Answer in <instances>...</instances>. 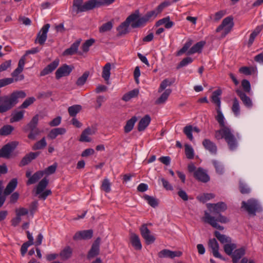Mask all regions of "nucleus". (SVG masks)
<instances>
[{
    "label": "nucleus",
    "mask_w": 263,
    "mask_h": 263,
    "mask_svg": "<svg viewBox=\"0 0 263 263\" xmlns=\"http://www.w3.org/2000/svg\"><path fill=\"white\" fill-rule=\"evenodd\" d=\"M141 236L145 240L147 245L153 243L155 240V237L151 235L150 230L147 228L146 224H143L140 228Z\"/></svg>",
    "instance_id": "nucleus-8"
},
{
    "label": "nucleus",
    "mask_w": 263,
    "mask_h": 263,
    "mask_svg": "<svg viewBox=\"0 0 263 263\" xmlns=\"http://www.w3.org/2000/svg\"><path fill=\"white\" fill-rule=\"evenodd\" d=\"M47 145V142L45 137H43L40 141L36 142L33 146L32 149L34 151L42 149L45 147Z\"/></svg>",
    "instance_id": "nucleus-46"
},
{
    "label": "nucleus",
    "mask_w": 263,
    "mask_h": 263,
    "mask_svg": "<svg viewBox=\"0 0 263 263\" xmlns=\"http://www.w3.org/2000/svg\"><path fill=\"white\" fill-rule=\"evenodd\" d=\"M93 236V231L92 230H87L78 231L75 233L73 236L74 240L80 239H89Z\"/></svg>",
    "instance_id": "nucleus-13"
},
{
    "label": "nucleus",
    "mask_w": 263,
    "mask_h": 263,
    "mask_svg": "<svg viewBox=\"0 0 263 263\" xmlns=\"http://www.w3.org/2000/svg\"><path fill=\"white\" fill-rule=\"evenodd\" d=\"M193 126L191 125L185 126L183 128V133L186 136L187 138L191 141L193 140V136L192 135Z\"/></svg>",
    "instance_id": "nucleus-55"
},
{
    "label": "nucleus",
    "mask_w": 263,
    "mask_h": 263,
    "mask_svg": "<svg viewBox=\"0 0 263 263\" xmlns=\"http://www.w3.org/2000/svg\"><path fill=\"white\" fill-rule=\"evenodd\" d=\"M262 28H263V25L258 26L256 27V28L251 33V34H250L249 39V41H248V45L249 46L252 45L255 37L260 32V31H261Z\"/></svg>",
    "instance_id": "nucleus-38"
},
{
    "label": "nucleus",
    "mask_w": 263,
    "mask_h": 263,
    "mask_svg": "<svg viewBox=\"0 0 263 263\" xmlns=\"http://www.w3.org/2000/svg\"><path fill=\"white\" fill-rule=\"evenodd\" d=\"M181 251H172L168 249H163L158 253V256L160 258L169 257L174 258L175 257H179L182 255Z\"/></svg>",
    "instance_id": "nucleus-17"
},
{
    "label": "nucleus",
    "mask_w": 263,
    "mask_h": 263,
    "mask_svg": "<svg viewBox=\"0 0 263 263\" xmlns=\"http://www.w3.org/2000/svg\"><path fill=\"white\" fill-rule=\"evenodd\" d=\"M241 86L245 92L249 93L251 91V85L250 82L244 79L241 81Z\"/></svg>",
    "instance_id": "nucleus-63"
},
{
    "label": "nucleus",
    "mask_w": 263,
    "mask_h": 263,
    "mask_svg": "<svg viewBox=\"0 0 263 263\" xmlns=\"http://www.w3.org/2000/svg\"><path fill=\"white\" fill-rule=\"evenodd\" d=\"M95 42V40L90 39L86 40L82 46V49L84 52H87L89 50V47L91 46Z\"/></svg>",
    "instance_id": "nucleus-48"
},
{
    "label": "nucleus",
    "mask_w": 263,
    "mask_h": 263,
    "mask_svg": "<svg viewBox=\"0 0 263 263\" xmlns=\"http://www.w3.org/2000/svg\"><path fill=\"white\" fill-rule=\"evenodd\" d=\"M144 198L151 206L155 208L158 205V200L155 198L147 195H145Z\"/></svg>",
    "instance_id": "nucleus-56"
},
{
    "label": "nucleus",
    "mask_w": 263,
    "mask_h": 263,
    "mask_svg": "<svg viewBox=\"0 0 263 263\" xmlns=\"http://www.w3.org/2000/svg\"><path fill=\"white\" fill-rule=\"evenodd\" d=\"M209 246L212 250V253L214 257L224 259L218 252L219 245L215 238L210 239L209 241Z\"/></svg>",
    "instance_id": "nucleus-20"
},
{
    "label": "nucleus",
    "mask_w": 263,
    "mask_h": 263,
    "mask_svg": "<svg viewBox=\"0 0 263 263\" xmlns=\"http://www.w3.org/2000/svg\"><path fill=\"white\" fill-rule=\"evenodd\" d=\"M236 248V244L232 243V241L231 242H228L223 246V249L225 253L231 256L233 253V251L235 250Z\"/></svg>",
    "instance_id": "nucleus-41"
},
{
    "label": "nucleus",
    "mask_w": 263,
    "mask_h": 263,
    "mask_svg": "<svg viewBox=\"0 0 263 263\" xmlns=\"http://www.w3.org/2000/svg\"><path fill=\"white\" fill-rule=\"evenodd\" d=\"M175 81V80L170 81L167 79H164L160 84V87L158 89V92H161L164 90L168 86L171 85Z\"/></svg>",
    "instance_id": "nucleus-52"
},
{
    "label": "nucleus",
    "mask_w": 263,
    "mask_h": 263,
    "mask_svg": "<svg viewBox=\"0 0 263 263\" xmlns=\"http://www.w3.org/2000/svg\"><path fill=\"white\" fill-rule=\"evenodd\" d=\"M239 190L240 192L243 194H249L250 192V188L242 181L239 182Z\"/></svg>",
    "instance_id": "nucleus-64"
},
{
    "label": "nucleus",
    "mask_w": 263,
    "mask_h": 263,
    "mask_svg": "<svg viewBox=\"0 0 263 263\" xmlns=\"http://www.w3.org/2000/svg\"><path fill=\"white\" fill-rule=\"evenodd\" d=\"M217 115L215 119L219 123L221 128L215 131V138L219 140L224 139L230 150L233 151L237 146V142L236 138L232 133L231 129L225 126L224 118L220 108L216 109Z\"/></svg>",
    "instance_id": "nucleus-1"
},
{
    "label": "nucleus",
    "mask_w": 263,
    "mask_h": 263,
    "mask_svg": "<svg viewBox=\"0 0 263 263\" xmlns=\"http://www.w3.org/2000/svg\"><path fill=\"white\" fill-rule=\"evenodd\" d=\"M208 208L211 210L213 209V212L214 214H219L225 211L227 209V206L225 203L219 202L217 203H209L207 204Z\"/></svg>",
    "instance_id": "nucleus-14"
},
{
    "label": "nucleus",
    "mask_w": 263,
    "mask_h": 263,
    "mask_svg": "<svg viewBox=\"0 0 263 263\" xmlns=\"http://www.w3.org/2000/svg\"><path fill=\"white\" fill-rule=\"evenodd\" d=\"M112 23L111 22H108L103 24L99 28L100 32H105L110 30L112 28Z\"/></svg>",
    "instance_id": "nucleus-57"
},
{
    "label": "nucleus",
    "mask_w": 263,
    "mask_h": 263,
    "mask_svg": "<svg viewBox=\"0 0 263 263\" xmlns=\"http://www.w3.org/2000/svg\"><path fill=\"white\" fill-rule=\"evenodd\" d=\"M111 183L107 178H105L102 183L101 189L106 193H108L111 191Z\"/></svg>",
    "instance_id": "nucleus-53"
},
{
    "label": "nucleus",
    "mask_w": 263,
    "mask_h": 263,
    "mask_svg": "<svg viewBox=\"0 0 263 263\" xmlns=\"http://www.w3.org/2000/svg\"><path fill=\"white\" fill-rule=\"evenodd\" d=\"M95 133V130L93 128L87 127L82 133L79 141L81 142H90L91 138L88 137L89 135H92Z\"/></svg>",
    "instance_id": "nucleus-27"
},
{
    "label": "nucleus",
    "mask_w": 263,
    "mask_h": 263,
    "mask_svg": "<svg viewBox=\"0 0 263 263\" xmlns=\"http://www.w3.org/2000/svg\"><path fill=\"white\" fill-rule=\"evenodd\" d=\"M65 128L58 127L52 129L48 134L47 137L51 140L55 139L59 135H62L66 133Z\"/></svg>",
    "instance_id": "nucleus-26"
},
{
    "label": "nucleus",
    "mask_w": 263,
    "mask_h": 263,
    "mask_svg": "<svg viewBox=\"0 0 263 263\" xmlns=\"http://www.w3.org/2000/svg\"><path fill=\"white\" fill-rule=\"evenodd\" d=\"M151 121L149 115H145L139 122L138 124V130L139 132L144 131L148 126Z\"/></svg>",
    "instance_id": "nucleus-24"
},
{
    "label": "nucleus",
    "mask_w": 263,
    "mask_h": 263,
    "mask_svg": "<svg viewBox=\"0 0 263 263\" xmlns=\"http://www.w3.org/2000/svg\"><path fill=\"white\" fill-rule=\"evenodd\" d=\"M137 121V118L136 116H134L130 119L128 120L124 127V132L125 133H128L132 131Z\"/></svg>",
    "instance_id": "nucleus-37"
},
{
    "label": "nucleus",
    "mask_w": 263,
    "mask_h": 263,
    "mask_svg": "<svg viewBox=\"0 0 263 263\" xmlns=\"http://www.w3.org/2000/svg\"><path fill=\"white\" fill-rule=\"evenodd\" d=\"M140 17L139 10H136L134 13L130 14L125 21L117 27L118 35L122 36L127 34L129 32L128 28L130 24L132 28L143 27L144 26H137V23L140 20Z\"/></svg>",
    "instance_id": "nucleus-3"
},
{
    "label": "nucleus",
    "mask_w": 263,
    "mask_h": 263,
    "mask_svg": "<svg viewBox=\"0 0 263 263\" xmlns=\"http://www.w3.org/2000/svg\"><path fill=\"white\" fill-rule=\"evenodd\" d=\"M40 153V152H30L26 155L20 162L19 166L22 167L28 164L32 160L35 159Z\"/></svg>",
    "instance_id": "nucleus-15"
},
{
    "label": "nucleus",
    "mask_w": 263,
    "mask_h": 263,
    "mask_svg": "<svg viewBox=\"0 0 263 263\" xmlns=\"http://www.w3.org/2000/svg\"><path fill=\"white\" fill-rule=\"evenodd\" d=\"M205 42L203 41L197 43L187 51V54L191 55L197 52H201L202 49L205 45Z\"/></svg>",
    "instance_id": "nucleus-30"
},
{
    "label": "nucleus",
    "mask_w": 263,
    "mask_h": 263,
    "mask_svg": "<svg viewBox=\"0 0 263 263\" xmlns=\"http://www.w3.org/2000/svg\"><path fill=\"white\" fill-rule=\"evenodd\" d=\"M73 68L74 67L72 65H68L66 64L62 65L57 70L55 73V78L59 80L62 77L69 76Z\"/></svg>",
    "instance_id": "nucleus-7"
},
{
    "label": "nucleus",
    "mask_w": 263,
    "mask_h": 263,
    "mask_svg": "<svg viewBox=\"0 0 263 263\" xmlns=\"http://www.w3.org/2000/svg\"><path fill=\"white\" fill-rule=\"evenodd\" d=\"M80 39L76 41L71 45L69 48H67L64 51L63 54L64 55H71L78 53L79 55H82V53L81 51H78V47L80 46Z\"/></svg>",
    "instance_id": "nucleus-18"
},
{
    "label": "nucleus",
    "mask_w": 263,
    "mask_h": 263,
    "mask_svg": "<svg viewBox=\"0 0 263 263\" xmlns=\"http://www.w3.org/2000/svg\"><path fill=\"white\" fill-rule=\"evenodd\" d=\"M39 120V115H35L33 117L31 121L23 127L25 132H30L37 128V124Z\"/></svg>",
    "instance_id": "nucleus-22"
},
{
    "label": "nucleus",
    "mask_w": 263,
    "mask_h": 263,
    "mask_svg": "<svg viewBox=\"0 0 263 263\" xmlns=\"http://www.w3.org/2000/svg\"><path fill=\"white\" fill-rule=\"evenodd\" d=\"M194 177L202 182H207L210 180L208 175L201 168H199L194 173Z\"/></svg>",
    "instance_id": "nucleus-21"
},
{
    "label": "nucleus",
    "mask_w": 263,
    "mask_h": 263,
    "mask_svg": "<svg viewBox=\"0 0 263 263\" xmlns=\"http://www.w3.org/2000/svg\"><path fill=\"white\" fill-rule=\"evenodd\" d=\"M35 101V98L32 97H29L26 99L25 101L22 104V105L20 106V108H26L29 105L33 103V102Z\"/></svg>",
    "instance_id": "nucleus-59"
},
{
    "label": "nucleus",
    "mask_w": 263,
    "mask_h": 263,
    "mask_svg": "<svg viewBox=\"0 0 263 263\" xmlns=\"http://www.w3.org/2000/svg\"><path fill=\"white\" fill-rule=\"evenodd\" d=\"M214 235L220 242V243L223 244L224 245L228 242H231L232 241V239L230 237L224 234H222L218 231H215Z\"/></svg>",
    "instance_id": "nucleus-33"
},
{
    "label": "nucleus",
    "mask_w": 263,
    "mask_h": 263,
    "mask_svg": "<svg viewBox=\"0 0 263 263\" xmlns=\"http://www.w3.org/2000/svg\"><path fill=\"white\" fill-rule=\"evenodd\" d=\"M111 70V64L110 63H106L103 67L102 77L105 81L108 82L110 78ZM108 84V83L107 82Z\"/></svg>",
    "instance_id": "nucleus-35"
},
{
    "label": "nucleus",
    "mask_w": 263,
    "mask_h": 263,
    "mask_svg": "<svg viewBox=\"0 0 263 263\" xmlns=\"http://www.w3.org/2000/svg\"><path fill=\"white\" fill-rule=\"evenodd\" d=\"M236 92L247 107L251 108L252 107L253 104L251 99L246 95L245 92L240 89H237Z\"/></svg>",
    "instance_id": "nucleus-19"
},
{
    "label": "nucleus",
    "mask_w": 263,
    "mask_h": 263,
    "mask_svg": "<svg viewBox=\"0 0 263 263\" xmlns=\"http://www.w3.org/2000/svg\"><path fill=\"white\" fill-rule=\"evenodd\" d=\"M241 208H243L249 214L255 215L259 209V205L257 200L254 199H249L247 201H243Z\"/></svg>",
    "instance_id": "nucleus-6"
},
{
    "label": "nucleus",
    "mask_w": 263,
    "mask_h": 263,
    "mask_svg": "<svg viewBox=\"0 0 263 263\" xmlns=\"http://www.w3.org/2000/svg\"><path fill=\"white\" fill-rule=\"evenodd\" d=\"M72 254V248L69 246H67L61 251L60 256L62 259L67 260L71 257Z\"/></svg>",
    "instance_id": "nucleus-36"
},
{
    "label": "nucleus",
    "mask_w": 263,
    "mask_h": 263,
    "mask_svg": "<svg viewBox=\"0 0 263 263\" xmlns=\"http://www.w3.org/2000/svg\"><path fill=\"white\" fill-rule=\"evenodd\" d=\"M246 252V248L245 247H241L239 249H235L231 255L232 262L233 263H237L238 260L245 255Z\"/></svg>",
    "instance_id": "nucleus-29"
},
{
    "label": "nucleus",
    "mask_w": 263,
    "mask_h": 263,
    "mask_svg": "<svg viewBox=\"0 0 263 263\" xmlns=\"http://www.w3.org/2000/svg\"><path fill=\"white\" fill-rule=\"evenodd\" d=\"M193 61V59L189 57L184 58L177 65V69H179L186 66L187 65L191 63Z\"/></svg>",
    "instance_id": "nucleus-58"
},
{
    "label": "nucleus",
    "mask_w": 263,
    "mask_h": 263,
    "mask_svg": "<svg viewBox=\"0 0 263 263\" xmlns=\"http://www.w3.org/2000/svg\"><path fill=\"white\" fill-rule=\"evenodd\" d=\"M139 90L137 89H133L123 95L122 100L124 101L127 102L132 98L137 97L139 94Z\"/></svg>",
    "instance_id": "nucleus-43"
},
{
    "label": "nucleus",
    "mask_w": 263,
    "mask_h": 263,
    "mask_svg": "<svg viewBox=\"0 0 263 263\" xmlns=\"http://www.w3.org/2000/svg\"><path fill=\"white\" fill-rule=\"evenodd\" d=\"M13 130L14 127L12 125H4L0 129V135L3 136L9 135Z\"/></svg>",
    "instance_id": "nucleus-44"
},
{
    "label": "nucleus",
    "mask_w": 263,
    "mask_h": 263,
    "mask_svg": "<svg viewBox=\"0 0 263 263\" xmlns=\"http://www.w3.org/2000/svg\"><path fill=\"white\" fill-rule=\"evenodd\" d=\"M25 111L21 110L17 111L13 115L12 119L14 122H17L22 119L24 117Z\"/></svg>",
    "instance_id": "nucleus-61"
},
{
    "label": "nucleus",
    "mask_w": 263,
    "mask_h": 263,
    "mask_svg": "<svg viewBox=\"0 0 263 263\" xmlns=\"http://www.w3.org/2000/svg\"><path fill=\"white\" fill-rule=\"evenodd\" d=\"M26 94L24 91H14L10 95L0 96V114H3L12 109L18 102L19 98H24Z\"/></svg>",
    "instance_id": "nucleus-2"
},
{
    "label": "nucleus",
    "mask_w": 263,
    "mask_h": 263,
    "mask_svg": "<svg viewBox=\"0 0 263 263\" xmlns=\"http://www.w3.org/2000/svg\"><path fill=\"white\" fill-rule=\"evenodd\" d=\"M16 146L15 142L8 143L5 145L0 149V158H9Z\"/></svg>",
    "instance_id": "nucleus-10"
},
{
    "label": "nucleus",
    "mask_w": 263,
    "mask_h": 263,
    "mask_svg": "<svg viewBox=\"0 0 263 263\" xmlns=\"http://www.w3.org/2000/svg\"><path fill=\"white\" fill-rule=\"evenodd\" d=\"M89 76V72L87 71L85 72L81 77H79L77 82L76 85L78 86H83L87 81Z\"/></svg>",
    "instance_id": "nucleus-49"
},
{
    "label": "nucleus",
    "mask_w": 263,
    "mask_h": 263,
    "mask_svg": "<svg viewBox=\"0 0 263 263\" xmlns=\"http://www.w3.org/2000/svg\"><path fill=\"white\" fill-rule=\"evenodd\" d=\"M42 171H37L30 177L27 182V185H30L36 183L43 176Z\"/></svg>",
    "instance_id": "nucleus-40"
},
{
    "label": "nucleus",
    "mask_w": 263,
    "mask_h": 263,
    "mask_svg": "<svg viewBox=\"0 0 263 263\" xmlns=\"http://www.w3.org/2000/svg\"><path fill=\"white\" fill-rule=\"evenodd\" d=\"M41 133V131L39 128H36L33 130L30 131L29 134L28 135V138L31 140H35L36 136L39 135Z\"/></svg>",
    "instance_id": "nucleus-62"
},
{
    "label": "nucleus",
    "mask_w": 263,
    "mask_h": 263,
    "mask_svg": "<svg viewBox=\"0 0 263 263\" xmlns=\"http://www.w3.org/2000/svg\"><path fill=\"white\" fill-rule=\"evenodd\" d=\"M23 68H20L17 66V67L12 72L11 76L12 77L14 78V82H17L20 81H22L24 79V76L23 74L19 75L23 70Z\"/></svg>",
    "instance_id": "nucleus-39"
},
{
    "label": "nucleus",
    "mask_w": 263,
    "mask_h": 263,
    "mask_svg": "<svg viewBox=\"0 0 263 263\" xmlns=\"http://www.w3.org/2000/svg\"><path fill=\"white\" fill-rule=\"evenodd\" d=\"M193 43L192 40H189L184 45L183 47L180 49L177 53V55L179 56L187 51Z\"/></svg>",
    "instance_id": "nucleus-51"
},
{
    "label": "nucleus",
    "mask_w": 263,
    "mask_h": 263,
    "mask_svg": "<svg viewBox=\"0 0 263 263\" xmlns=\"http://www.w3.org/2000/svg\"><path fill=\"white\" fill-rule=\"evenodd\" d=\"M60 60L56 59L52 62L45 67L40 72L41 76H44L51 73L59 65Z\"/></svg>",
    "instance_id": "nucleus-16"
},
{
    "label": "nucleus",
    "mask_w": 263,
    "mask_h": 263,
    "mask_svg": "<svg viewBox=\"0 0 263 263\" xmlns=\"http://www.w3.org/2000/svg\"><path fill=\"white\" fill-rule=\"evenodd\" d=\"M14 82L13 78H4L0 80V88L10 84Z\"/></svg>",
    "instance_id": "nucleus-60"
},
{
    "label": "nucleus",
    "mask_w": 263,
    "mask_h": 263,
    "mask_svg": "<svg viewBox=\"0 0 263 263\" xmlns=\"http://www.w3.org/2000/svg\"><path fill=\"white\" fill-rule=\"evenodd\" d=\"M202 145L204 148L209 151L212 154H216L217 148L216 145L213 142L208 139H205L202 141Z\"/></svg>",
    "instance_id": "nucleus-23"
},
{
    "label": "nucleus",
    "mask_w": 263,
    "mask_h": 263,
    "mask_svg": "<svg viewBox=\"0 0 263 263\" xmlns=\"http://www.w3.org/2000/svg\"><path fill=\"white\" fill-rule=\"evenodd\" d=\"M81 109L82 106L80 105H74L69 107L68 111L70 116L75 117Z\"/></svg>",
    "instance_id": "nucleus-45"
},
{
    "label": "nucleus",
    "mask_w": 263,
    "mask_h": 263,
    "mask_svg": "<svg viewBox=\"0 0 263 263\" xmlns=\"http://www.w3.org/2000/svg\"><path fill=\"white\" fill-rule=\"evenodd\" d=\"M224 28V35L229 33L234 26L233 18L228 16L224 18L221 23Z\"/></svg>",
    "instance_id": "nucleus-25"
},
{
    "label": "nucleus",
    "mask_w": 263,
    "mask_h": 263,
    "mask_svg": "<svg viewBox=\"0 0 263 263\" xmlns=\"http://www.w3.org/2000/svg\"><path fill=\"white\" fill-rule=\"evenodd\" d=\"M73 9H76V13L88 11L100 8L98 0H88L83 3V0H74L72 5Z\"/></svg>",
    "instance_id": "nucleus-5"
},
{
    "label": "nucleus",
    "mask_w": 263,
    "mask_h": 263,
    "mask_svg": "<svg viewBox=\"0 0 263 263\" xmlns=\"http://www.w3.org/2000/svg\"><path fill=\"white\" fill-rule=\"evenodd\" d=\"M100 242L101 238L100 237H98L95 240L88 253L87 259H90L99 254Z\"/></svg>",
    "instance_id": "nucleus-11"
},
{
    "label": "nucleus",
    "mask_w": 263,
    "mask_h": 263,
    "mask_svg": "<svg viewBox=\"0 0 263 263\" xmlns=\"http://www.w3.org/2000/svg\"><path fill=\"white\" fill-rule=\"evenodd\" d=\"M232 110L235 116H238L240 114V106L238 99L235 98L233 99Z\"/></svg>",
    "instance_id": "nucleus-47"
},
{
    "label": "nucleus",
    "mask_w": 263,
    "mask_h": 263,
    "mask_svg": "<svg viewBox=\"0 0 263 263\" xmlns=\"http://www.w3.org/2000/svg\"><path fill=\"white\" fill-rule=\"evenodd\" d=\"M49 28V24H46L43 26L37 34L36 38L35 40V43H39L41 45L44 44L47 37V33Z\"/></svg>",
    "instance_id": "nucleus-9"
},
{
    "label": "nucleus",
    "mask_w": 263,
    "mask_h": 263,
    "mask_svg": "<svg viewBox=\"0 0 263 263\" xmlns=\"http://www.w3.org/2000/svg\"><path fill=\"white\" fill-rule=\"evenodd\" d=\"M49 183L48 179L45 177L42 179L38 183L35 190V194L41 193L47 186Z\"/></svg>",
    "instance_id": "nucleus-34"
},
{
    "label": "nucleus",
    "mask_w": 263,
    "mask_h": 263,
    "mask_svg": "<svg viewBox=\"0 0 263 263\" xmlns=\"http://www.w3.org/2000/svg\"><path fill=\"white\" fill-rule=\"evenodd\" d=\"M171 92L172 90L171 89H166L161 96L155 101V104H161L164 103L167 99Z\"/></svg>",
    "instance_id": "nucleus-42"
},
{
    "label": "nucleus",
    "mask_w": 263,
    "mask_h": 263,
    "mask_svg": "<svg viewBox=\"0 0 263 263\" xmlns=\"http://www.w3.org/2000/svg\"><path fill=\"white\" fill-rule=\"evenodd\" d=\"M204 222L210 224L213 228H215L219 230H223L224 227L219 225L215 220V217L212 216L206 211L204 212V216L202 218Z\"/></svg>",
    "instance_id": "nucleus-12"
},
{
    "label": "nucleus",
    "mask_w": 263,
    "mask_h": 263,
    "mask_svg": "<svg viewBox=\"0 0 263 263\" xmlns=\"http://www.w3.org/2000/svg\"><path fill=\"white\" fill-rule=\"evenodd\" d=\"M222 91L220 89H218L212 93L211 96L212 101L216 104L217 108H220L221 101L219 96L221 95Z\"/></svg>",
    "instance_id": "nucleus-32"
},
{
    "label": "nucleus",
    "mask_w": 263,
    "mask_h": 263,
    "mask_svg": "<svg viewBox=\"0 0 263 263\" xmlns=\"http://www.w3.org/2000/svg\"><path fill=\"white\" fill-rule=\"evenodd\" d=\"M17 185V180L13 178L8 183L4 190V194L5 196L10 195L15 189Z\"/></svg>",
    "instance_id": "nucleus-31"
},
{
    "label": "nucleus",
    "mask_w": 263,
    "mask_h": 263,
    "mask_svg": "<svg viewBox=\"0 0 263 263\" xmlns=\"http://www.w3.org/2000/svg\"><path fill=\"white\" fill-rule=\"evenodd\" d=\"M185 154L186 158L189 159H192L194 158V149L191 145L188 144L185 145Z\"/></svg>",
    "instance_id": "nucleus-54"
},
{
    "label": "nucleus",
    "mask_w": 263,
    "mask_h": 263,
    "mask_svg": "<svg viewBox=\"0 0 263 263\" xmlns=\"http://www.w3.org/2000/svg\"><path fill=\"white\" fill-rule=\"evenodd\" d=\"M170 5V2L165 1L158 5L155 10L147 12L144 16H141L140 20L137 23V26H145L147 23L152 22L158 14Z\"/></svg>",
    "instance_id": "nucleus-4"
},
{
    "label": "nucleus",
    "mask_w": 263,
    "mask_h": 263,
    "mask_svg": "<svg viewBox=\"0 0 263 263\" xmlns=\"http://www.w3.org/2000/svg\"><path fill=\"white\" fill-rule=\"evenodd\" d=\"M58 167V164L57 163H54L52 165H50L45 168L44 171H42V173H43V175L46 174L47 175H50L51 174H53L55 173L57 168Z\"/></svg>",
    "instance_id": "nucleus-50"
},
{
    "label": "nucleus",
    "mask_w": 263,
    "mask_h": 263,
    "mask_svg": "<svg viewBox=\"0 0 263 263\" xmlns=\"http://www.w3.org/2000/svg\"><path fill=\"white\" fill-rule=\"evenodd\" d=\"M130 241L132 246L137 250L142 249V245L139 236L135 233H131L130 235Z\"/></svg>",
    "instance_id": "nucleus-28"
}]
</instances>
